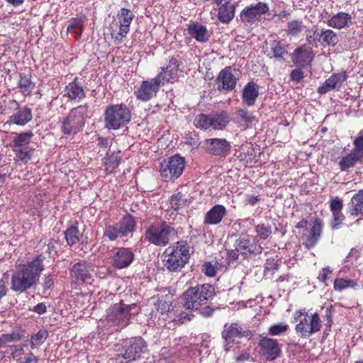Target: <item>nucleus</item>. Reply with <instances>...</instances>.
Returning <instances> with one entry per match:
<instances>
[{"label":"nucleus","mask_w":363,"mask_h":363,"mask_svg":"<svg viewBox=\"0 0 363 363\" xmlns=\"http://www.w3.org/2000/svg\"><path fill=\"white\" fill-rule=\"evenodd\" d=\"M43 260L44 257L38 255L32 261L18 265L12 274L11 289L15 292L23 293L35 287L44 269Z\"/></svg>","instance_id":"f257e3e1"},{"label":"nucleus","mask_w":363,"mask_h":363,"mask_svg":"<svg viewBox=\"0 0 363 363\" xmlns=\"http://www.w3.org/2000/svg\"><path fill=\"white\" fill-rule=\"evenodd\" d=\"M135 305L116 303L107 310L106 317L101 318L98 323V328L104 335L118 331L130 323V311Z\"/></svg>","instance_id":"f03ea898"},{"label":"nucleus","mask_w":363,"mask_h":363,"mask_svg":"<svg viewBox=\"0 0 363 363\" xmlns=\"http://www.w3.org/2000/svg\"><path fill=\"white\" fill-rule=\"evenodd\" d=\"M293 318L294 322L298 323L295 330L301 338H308L321 329L322 322L318 313H309L306 308H303L296 311Z\"/></svg>","instance_id":"7ed1b4c3"},{"label":"nucleus","mask_w":363,"mask_h":363,"mask_svg":"<svg viewBox=\"0 0 363 363\" xmlns=\"http://www.w3.org/2000/svg\"><path fill=\"white\" fill-rule=\"evenodd\" d=\"M162 256L164 266L170 272H176L187 262L190 256L189 247L186 241H178L166 248Z\"/></svg>","instance_id":"20e7f679"},{"label":"nucleus","mask_w":363,"mask_h":363,"mask_svg":"<svg viewBox=\"0 0 363 363\" xmlns=\"http://www.w3.org/2000/svg\"><path fill=\"white\" fill-rule=\"evenodd\" d=\"M216 294L215 288L208 284H199L186 290L184 295V306L187 309L199 310Z\"/></svg>","instance_id":"39448f33"},{"label":"nucleus","mask_w":363,"mask_h":363,"mask_svg":"<svg viewBox=\"0 0 363 363\" xmlns=\"http://www.w3.org/2000/svg\"><path fill=\"white\" fill-rule=\"evenodd\" d=\"M135 17L133 12L123 8L117 13L109 25V31L112 43L118 45L123 42L130 32V24Z\"/></svg>","instance_id":"423d86ee"},{"label":"nucleus","mask_w":363,"mask_h":363,"mask_svg":"<svg viewBox=\"0 0 363 363\" xmlns=\"http://www.w3.org/2000/svg\"><path fill=\"white\" fill-rule=\"evenodd\" d=\"M87 106H79L72 108L63 119L61 131L63 134L70 135L77 134L85 124L87 116Z\"/></svg>","instance_id":"0eeeda50"},{"label":"nucleus","mask_w":363,"mask_h":363,"mask_svg":"<svg viewBox=\"0 0 363 363\" xmlns=\"http://www.w3.org/2000/svg\"><path fill=\"white\" fill-rule=\"evenodd\" d=\"M136 229V221L133 216L126 214L118 222L113 225H106L104 238L109 241H115L118 238L128 237Z\"/></svg>","instance_id":"6e6552de"},{"label":"nucleus","mask_w":363,"mask_h":363,"mask_svg":"<svg viewBox=\"0 0 363 363\" xmlns=\"http://www.w3.org/2000/svg\"><path fill=\"white\" fill-rule=\"evenodd\" d=\"M130 119V112L125 105H112L104 113L105 126L116 130L127 124Z\"/></svg>","instance_id":"1a4fd4ad"},{"label":"nucleus","mask_w":363,"mask_h":363,"mask_svg":"<svg viewBox=\"0 0 363 363\" xmlns=\"http://www.w3.org/2000/svg\"><path fill=\"white\" fill-rule=\"evenodd\" d=\"M174 229L165 222L150 225L145 230V240L157 246H165L170 240Z\"/></svg>","instance_id":"9d476101"},{"label":"nucleus","mask_w":363,"mask_h":363,"mask_svg":"<svg viewBox=\"0 0 363 363\" xmlns=\"http://www.w3.org/2000/svg\"><path fill=\"white\" fill-rule=\"evenodd\" d=\"M33 135L31 131H28L18 133L13 138L11 146L16 160L26 164L31 159L33 150L29 145Z\"/></svg>","instance_id":"9b49d317"},{"label":"nucleus","mask_w":363,"mask_h":363,"mask_svg":"<svg viewBox=\"0 0 363 363\" xmlns=\"http://www.w3.org/2000/svg\"><path fill=\"white\" fill-rule=\"evenodd\" d=\"M124 353L118 354L114 359L116 363H128L139 358L146 348V343L141 337H134L123 342Z\"/></svg>","instance_id":"f8f14e48"},{"label":"nucleus","mask_w":363,"mask_h":363,"mask_svg":"<svg viewBox=\"0 0 363 363\" xmlns=\"http://www.w3.org/2000/svg\"><path fill=\"white\" fill-rule=\"evenodd\" d=\"M184 167V158L175 155L160 163V175L164 181H174L182 175Z\"/></svg>","instance_id":"ddd939ff"},{"label":"nucleus","mask_w":363,"mask_h":363,"mask_svg":"<svg viewBox=\"0 0 363 363\" xmlns=\"http://www.w3.org/2000/svg\"><path fill=\"white\" fill-rule=\"evenodd\" d=\"M258 347L260 356L267 361H274L281 355V346L275 339L262 337L258 343Z\"/></svg>","instance_id":"4468645a"},{"label":"nucleus","mask_w":363,"mask_h":363,"mask_svg":"<svg viewBox=\"0 0 363 363\" xmlns=\"http://www.w3.org/2000/svg\"><path fill=\"white\" fill-rule=\"evenodd\" d=\"M180 66L181 62L178 57L172 56L167 66L161 67L155 78H159L161 84H164L165 82L174 83L178 79Z\"/></svg>","instance_id":"2eb2a0df"},{"label":"nucleus","mask_w":363,"mask_h":363,"mask_svg":"<svg viewBox=\"0 0 363 363\" xmlns=\"http://www.w3.org/2000/svg\"><path fill=\"white\" fill-rule=\"evenodd\" d=\"M269 10V6L264 2H257L245 7L240 13L241 21L252 23L259 21L260 16L267 13Z\"/></svg>","instance_id":"dca6fc26"},{"label":"nucleus","mask_w":363,"mask_h":363,"mask_svg":"<svg viewBox=\"0 0 363 363\" xmlns=\"http://www.w3.org/2000/svg\"><path fill=\"white\" fill-rule=\"evenodd\" d=\"M160 86L159 78L155 77L150 81H143L135 91V96L142 101H148L156 96Z\"/></svg>","instance_id":"f3484780"},{"label":"nucleus","mask_w":363,"mask_h":363,"mask_svg":"<svg viewBox=\"0 0 363 363\" xmlns=\"http://www.w3.org/2000/svg\"><path fill=\"white\" fill-rule=\"evenodd\" d=\"M71 284L81 285L88 283L91 279L89 266L84 261H79L74 264L70 269Z\"/></svg>","instance_id":"a211bd4d"},{"label":"nucleus","mask_w":363,"mask_h":363,"mask_svg":"<svg viewBox=\"0 0 363 363\" xmlns=\"http://www.w3.org/2000/svg\"><path fill=\"white\" fill-rule=\"evenodd\" d=\"M252 335V331L238 323H226L222 332V337L225 340L227 345L233 342L235 337H245L247 339H250Z\"/></svg>","instance_id":"6ab92c4d"},{"label":"nucleus","mask_w":363,"mask_h":363,"mask_svg":"<svg viewBox=\"0 0 363 363\" xmlns=\"http://www.w3.org/2000/svg\"><path fill=\"white\" fill-rule=\"evenodd\" d=\"M233 69L230 66L225 67L218 74L216 82L219 91H230L235 88L238 77L233 73Z\"/></svg>","instance_id":"aec40b11"},{"label":"nucleus","mask_w":363,"mask_h":363,"mask_svg":"<svg viewBox=\"0 0 363 363\" xmlns=\"http://www.w3.org/2000/svg\"><path fill=\"white\" fill-rule=\"evenodd\" d=\"M314 57L312 49L307 45H301L294 51L291 60L298 67H304L310 65Z\"/></svg>","instance_id":"412c9836"},{"label":"nucleus","mask_w":363,"mask_h":363,"mask_svg":"<svg viewBox=\"0 0 363 363\" xmlns=\"http://www.w3.org/2000/svg\"><path fill=\"white\" fill-rule=\"evenodd\" d=\"M262 247L257 244L249 235L240 237L236 240V250L241 255L260 254Z\"/></svg>","instance_id":"4be33fe9"},{"label":"nucleus","mask_w":363,"mask_h":363,"mask_svg":"<svg viewBox=\"0 0 363 363\" xmlns=\"http://www.w3.org/2000/svg\"><path fill=\"white\" fill-rule=\"evenodd\" d=\"M134 257V253L130 249L120 247L113 255V265L117 269L126 268L133 262Z\"/></svg>","instance_id":"5701e85b"},{"label":"nucleus","mask_w":363,"mask_h":363,"mask_svg":"<svg viewBox=\"0 0 363 363\" xmlns=\"http://www.w3.org/2000/svg\"><path fill=\"white\" fill-rule=\"evenodd\" d=\"M206 150L214 155H221L230 149V143L224 138H210L204 142Z\"/></svg>","instance_id":"b1692460"},{"label":"nucleus","mask_w":363,"mask_h":363,"mask_svg":"<svg viewBox=\"0 0 363 363\" xmlns=\"http://www.w3.org/2000/svg\"><path fill=\"white\" fill-rule=\"evenodd\" d=\"M313 35V42L319 43L324 47L334 46L338 43L337 33L331 29H316Z\"/></svg>","instance_id":"393cba45"},{"label":"nucleus","mask_w":363,"mask_h":363,"mask_svg":"<svg viewBox=\"0 0 363 363\" xmlns=\"http://www.w3.org/2000/svg\"><path fill=\"white\" fill-rule=\"evenodd\" d=\"M352 16L346 12H338L327 21V25L335 29L348 28L353 24Z\"/></svg>","instance_id":"a878e982"},{"label":"nucleus","mask_w":363,"mask_h":363,"mask_svg":"<svg viewBox=\"0 0 363 363\" xmlns=\"http://www.w3.org/2000/svg\"><path fill=\"white\" fill-rule=\"evenodd\" d=\"M189 34L199 43H206L211 35L206 26L199 23H191L187 25Z\"/></svg>","instance_id":"bb28decb"},{"label":"nucleus","mask_w":363,"mask_h":363,"mask_svg":"<svg viewBox=\"0 0 363 363\" xmlns=\"http://www.w3.org/2000/svg\"><path fill=\"white\" fill-rule=\"evenodd\" d=\"M347 205L351 216L362 218L363 217V189L354 194Z\"/></svg>","instance_id":"cd10ccee"},{"label":"nucleus","mask_w":363,"mask_h":363,"mask_svg":"<svg viewBox=\"0 0 363 363\" xmlns=\"http://www.w3.org/2000/svg\"><path fill=\"white\" fill-rule=\"evenodd\" d=\"M226 213L227 211L224 206L220 204L215 205L206 213L204 223L217 225L221 222Z\"/></svg>","instance_id":"c85d7f7f"},{"label":"nucleus","mask_w":363,"mask_h":363,"mask_svg":"<svg viewBox=\"0 0 363 363\" xmlns=\"http://www.w3.org/2000/svg\"><path fill=\"white\" fill-rule=\"evenodd\" d=\"M259 94L258 85L254 82H248L242 91L243 103L247 106H252L255 105Z\"/></svg>","instance_id":"c756f323"},{"label":"nucleus","mask_w":363,"mask_h":363,"mask_svg":"<svg viewBox=\"0 0 363 363\" xmlns=\"http://www.w3.org/2000/svg\"><path fill=\"white\" fill-rule=\"evenodd\" d=\"M33 118L32 111L27 106L20 107L16 109V112L10 116L9 123L18 125H25Z\"/></svg>","instance_id":"7c9ffc66"},{"label":"nucleus","mask_w":363,"mask_h":363,"mask_svg":"<svg viewBox=\"0 0 363 363\" xmlns=\"http://www.w3.org/2000/svg\"><path fill=\"white\" fill-rule=\"evenodd\" d=\"M65 96L69 100L77 101H80L85 97V91L77 77L66 86Z\"/></svg>","instance_id":"2f4dec72"},{"label":"nucleus","mask_w":363,"mask_h":363,"mask_svg":"<svg viewBox=\"0 0 363 363\" xmlns=\"http://www.w3.org/2000/svg\"><path fill=\"white\" fill-rule=\"evenodd\" d=\"M362 162L363 158L351 150L350 153L340 158L337 164L342 172H346L353 168L357 163Z\"/></svg>","instance_id":"473e14b6"},{"label":"nucleus","mask_w":363,"mask_h":363,"mask_svg":"<svg viewBox=\"0 0 363 363\" xmlns=\"http://www.w3.org/2000/svg\"><path fill=\"white\" fill-rule=\"evenodd\" d=\"M235 5L230 2H225L220 4L218 9V18L223 23L230 22L235 13Z\"/></svg>","instance_id":"72a5a7b5"},{"label":"nucleus","mask_w":363,"mask_h":363,"mask_svg":"<svg viewBox=\"0 0 363 363\" xmlns=\"http://www.w3.org/2000/svg\"><path fill=\"white\" fill-rule=\"evenodd\" d=\"M321 233V223L318 220H316L313 223V225L310 229L309 234L307 235L306 239L303 242V245L306 246V247L308 249L313 247L320 239Z\"/></svg>","instance_id":"f704fd0d"},{"label":"nucleus","mask_w":363,"mask_h":363,"mask_svg":"<svg viewBox=\"0 0 363 363\" xmlns=\"http://www.w3.org/2000/svg\"><path fill=\"white\" fill-rule=\"evenodd\" d=\"M24 353V350L23 347H20L18 345H15L13 347L12 352L11 353V356L13 359L16 360V363H37L38 360L35 356L33 354H30L27 357L23 358L21 357V355Z\"/></svg>","instance_id":"c9c22d12"},{"label":"nucleus","mask_w":363,"mask_h":363,"mask_svg":"<svg viewBox=\"0 0 363 363\" xmlns=\"http://www.w3.org/2000/svg\"><path fill=\"white\" fill-rule=\"evenodd\" d=\"M306 28L301 19H293L287 23L285 30L289 35L298 37L305 30Z\"/></svg>","instance_id":"e433bc0d"},{"label":"nucleus","mask_w":363,"mask_h":363,"mask_svg":"<svg viewBox=\"0 0 363 363\" xmlns=\"http://www.w3.org/2000/svg\"><path fill=\"white\" fill-rule=\"evenodd\" d=\"M121 158V152L120 150L113 152L111 154L107 153V157L105 158L104 162L106 171L108 173L113 172V171L119 165Z\"/></svg>","instance_id":"4c0bfd02"},{"label":"nucleus","mask_w":363,"mask_h":363,"mask_svg":"<svg viewBox=\"0 0 363 363\" xmlns=\"http://www.w3.org/2000/svg\"><path fill=\"white\" fill-rule=\"evenodd\" d=\"M18 86L23 95L30 96L35 86L34 84L31 81V75L26 73H21Z\"/></svg>","instance_id":"58836bf2"},{"label":"nucleus","mask_w":363,"mask_h":363,"mask_svg":"<svg viewBox=\"0 0 363 363\" xmlns=\"http://www.w3.org/2000/svg\"><path fill=\"white\" fill-rule=\"evenodd\" d=\"M269 47L274 58L284 60V56L288 53L284 44L279 40H272L269 43Z\"/></svg>","instance_id":"ea45409f"},{"label":"nucleus","mask_w":363,"mask_h":363,"mask_svg":"<svg viewBox=\"0 0 363 363\" xmlns=\"http://www.w3.org/2000/svg\"><path fill=\"white\" fill-rule=\"evenodd\" d=\"M211 128L215 130H221L228 123L229 119L226 113L222 112L211 115Z\"/></svg>","instance_id":"a19ab883"},{"label":"nucleus","mask_w":363,"mask_h":363,"mask_svg":"<svg viewBox=\"0 0 363 363\" xmlns=\"http://www.w3.org/2000/svg\"><path fill=\"white\" fill-rule=\"evenodd\" d=\"M65 236L67 244L72 246L79 242L82 235L78 228L72 225L65 231Z\"/></svg>","instance_id":"79ce46f5"},{"label":"nucleus","mask_w":363,"mask_h":363,"mask_svg":"<svg viewBox=\"0 0 363 363\" xmlns=\"http://www.w3.org/2000/svg\"><path fill=\"white\" fill-rule=\"evenodd\" d=\"M237 118L245 126L248 127L255 121V116L247 109L240 108L236 112Z\"/></svg>","instance_id":"37998d69"},{"label":"nucleus","mask_w":363,"mask_h":363,"mask_svg":"<svg viewBox=\"0 0 363 363\" xmlns=\"http://www.w3.org/2000/svg\"><path fill=\"white\" fill-rule=\"evenodd\" d=\"M22 336L17 331H12L11 333L0 334V348L9 343H14L21 340Z\"/></svg>","instance_id":"c03bdc74"},{"label":"nucleus","mask_w":363,"mask_h":363,"mask_svg":"<svg viewBox=\"0 0 363 363\" xmlns=\"http://www.w3.org/2000/svg\"><path fill=\"white\" fill-rule=\"evenodd\" d=\"M188 203V201L185 195L181 192H177L173 194L170 199V206L174 210L180 209L186 206Z\"/></svg>","instance_id":"a18cd8bd"},{"label":"nucleus","mask_w":363,"mask_h":363,"mask_svg":"<svg viewBox=\"0 0 363 363\" xmlns=\"http://www.w3.org/2000/svg\"><path fill=\"white\" fill-rule=\"evenodd\" d=\"M289 330L288 324L279 322L269 326L268 334L271 336H277L286 334Z\"/></svg>","instance_id":"49530a36"},{"label":"nucleus","mask_w":363,"mask_h":363,"mask_svg":"<svg viewBox=\"0 0 363 363\" xmlns=\"http://www.w3.org/2000/svg\"><path fill=\"white\" fill-rule=\"evenodd\" d=\"M255 232L256 238L264 240L272 234V226L268 223H259L255 226Z\"/></svg>","instance_id":"de8ad7c7"},{"label":"nucleus","mask_w":363,"mask_h":363,"mask_svg":"<svg viewBox=\"0 0 363 363\" xmlns=\"http://www.w3.org/2000/svg\"><path fill=\"white\" fill-rule=\"evenodd\" d=\"M346 79L347 74L345 72L333 74L327 79L328 82L334 89H339Z\"/></svg>","instance_id":"09e8293b"},{"label":"nucleus","mask_w":363,"mask_h":363,"mask_svg":"<svg viewBox=\"0 0 363 363\" xmlns=\"http://www.w3.org/2000/svg\"><path fill=\"white\" fill-rule=\"evenodd\" d=\"M194 123L196 128L207 130L211 128L212 125L211 116L203 113L199 114L195 118Z\"/></svg>","instance_id":"8fccbe9b"},{"label":"nucleus","mask_w":363,"mask_h":363,"mask_svg":"<svg viewBox=\"0 0 363 363\" xmlns=\"http://www.w3.org/2000/svg\"><path fill=\"white\" fill-rule=\"evenodd\" d=\"M357 282L352 279H336L334 281V289L336 291H341L347 288H353L356 286Z\"/></svg>","instance_id":"3c124183"},{"label":"nucleus","mask_w":363,"mask_h":363,"mask_svg":"<svg viewBox=\"0 0 363 363\" xmlns=\"http://www.w3.org/2000/svg\"><path fill=\"white\" fill-rule=\"evenodd\" d=\"M48 334L45 330H40L38 333L31 337V347L34 348L42 345L47 339Z\"/></svg>","instance_id":"603ef678"},{"label":"nucleus","mask_w":363,"mask_h":363,"mask_svg":"<svg viewBox=\"0 0 363 363\" xmlns=\"http://www.w3.org/2000/svg\"><path fill=\"white\" fill-rule=\"evenodd\" d=\"M83 23L82 19L80 18H74L72 21V23L68 26L67 30L69 32H74L80 36L82 33L83 29Z\"/></svg>","instance_id":"864d4df0"},{"label":"nucleus","mask_w":363,"mask_h":363,"mask_svg":"<svg viewBox=\"0 0 363 363\" xmlns=\"http://www.w3.org/2000/svg\"><path fill=\"white\" fill-rule=\"evenodd\" d=\"M342 201L338 197L333 199L330 201V209L332 213L342 212Z\"/></svg>","instance_id":"5fc2aeb1"},{"label":"nucleus","mask_w":363,"mask_h":363,"mask_svg":"<svg viewBox=\"0 0 363 363\" xmlns=\"http://www.w3.org/2000/svg\"><path fill=\"white\" fill-rule=\"evenodd\" d=\"M353 144L354 148L352 150L363 158V135L357 136Z\"/></svg>","instance_id":"6e6d98bb"},{"label":"nucleus","mask_w":363,"mask_h":363,"mask_svg":"<svg viewBox=\"0 0 363 363\" xmlns=\"http://www.w3.org/2000/svg\"><path fill=\"white\" fill-rule=\"evenodd\" d=\"M278 267L277 261L274 258L267 259L264 267L265 273L273 274L274 271L277 270Z\"/></svg>","instance_id":"4d7b16f0"},{"label":"nucleus","mask_w":363,"mask_h":363,"mask_svg":"<svg viewBox=\"0 0 363 363\" xmlns=\"http://www.w3.org/2000/svg\"><path fill=\"white\" fill-rule=\"evenodd\" d=\"M345 216L342 212L333 213V220L331 221V227L333 229H337L340 228Z\"/></svg>","instance_id":"13d9d810"},{"label":"nucleus","mask_w":363,"mask_h":363,"mask_svg":"<svg viewBox=\"0 0 363 363\" xmlns=\"http://www.w3.org/2000/svg\"><path fill=\"white\" fill-rule=\"evenodd\" d=\"M156 308L157 311L160 312L162 314H164L168 313L171 310V304L164 301H158L157 303H155Z\"/></svg>","instance_id":"bf43d9fd"},{"label":"nucleus","mask_w":363,"mask_h":363,"mask_svg":"<svg viewBox=\"0 0 363 363\" xmlns=\"http://www.w3.org/2000/svg\"><path fill=\"white\" fill-rule=\"evenodd\" d=\"M332 274V270L329 267L323 268L318 276V279L321 282H326L329 279V275Z\"/></svg>","instance_id":"052dcab7"},{"label":"nucleus","mask_w":363,"mask_h":363,"mask_svg":"<svg viewBox=\"0 0 363 363\" xmlns=\"http://www.w3.org/2000/svg\"><path fill=\"white\" fill-rule=\"evenodd\" d=\"M203 272L206 276L210 277H214L216 273L215 266L211 262H206L203 264Z\"/></svg>","instance_id":"680f3d73"},{"label":"nucleus","mask_w":363,"mask_h":363,"mask_svg":"<svg viewBox=\"0 0 363 363\" xmlns=\"http://www.w3.org/2000/svg\"><path fill=\"white\" fill-rule=\"evenodd\" d=\"M193 317V315L191 313H187L185 312H182L179 313L177 316L174 320L177 322L179 324H184L188 321H189L191 318Z\"/></svg>","instance_id":"e2e57ef3"},{"label":"nucleus","mask_w":363,"mask_h":363,"mask_svg":"<svg viewBox=\"0 0 363 363\" xmlns=\"http://www.w3.org/2000/svg\"><path fill=\"white\" fill-rule=\"evenodd\" d=\"M43 293L50 289L54 286V281L51 275H45L43 278Z\"/></svg>","instance_id":"0e129e2a"},{"label":"nucleus","mask_w":363,"mask_h":363,"mask_svg":"<svg viewBox=\"0 0 363 363\" xmlns=\"http://www.w3.org/2000/svg\"><path fill=\"white\" fill-rule=\"evenodd\" d=\"M290 77L292 81L299 82L303 78V72L297 68L291 71Z\"/></svg>","instance_id":"69168bd1"},{"label":"nucleus","mask_w":363,"mask_h":363,"mask_svg":"<svg viewBox=\"0 0 363 363\" xmlns=\"http://www.w3.org/2000/svg\"><path fill=\"white\" fill-rule=\"evenodd\" d=\"M333 89H334L332 87L330 84L326 79L325 81V82L321 86H320L318 87V92L320 94H325Z\"/></svg>","instance_id":"338daca9"},{"label":"nucleus","mask_w":363,"mask_h":363,"mask_svg":"<svg viewBox=\"0 0 363 363\" xmlns=\"http://www.w3.org/2000/svg\"><path fill=\"white\" fill-rule=\"evenodd\" d=\"M238 251L235 250H230L227 252L226 255V259L228 260V263H233L235 262L238 258Z\"/></svg>","instance_id":"774afa93"}]
</instances>
